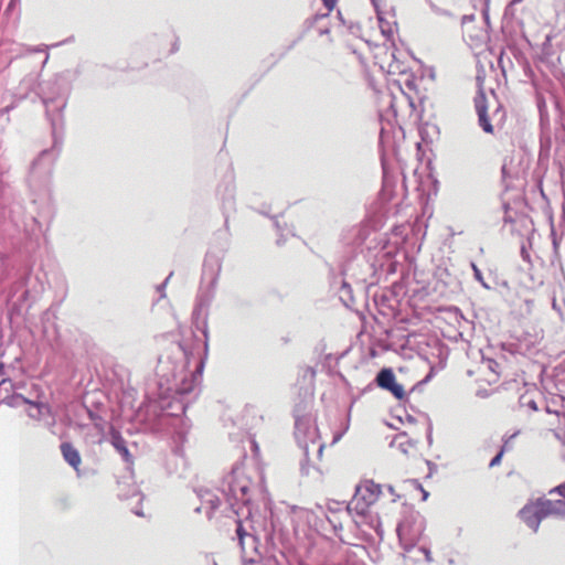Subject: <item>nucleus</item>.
Segmentation results:
<instances>
[{
	"instance_id": "obj_1",
	"label": "nucleus",
	"mask_w": 565,
	"mask_h": 565,
	"mask_svg": "<svg viewBox=\"0 0 565 565\" xmlns=\"http://www.w3.org/2000/svg\"><path fill=\"white\" fill-rule=\"evenodd\" d=\"M222 262L223 252L210 250L206 253L203 263L201 287L192 311V323L204 337L202 348L199 343L191 348L179 343V350L183 352L185 360L184 367L188 370V374L179 383V404L182 406L183 414L189 407V402H185L184 397L195 392L202 380L209 351L207 308L214 298L215 287L222 270Z\"/></svg>"
},
{
	"instance_id": "obj_2",
	"label": "nucleus",
	"mask_w": 565,
	"mask_h": 565,
	"mask_svg": "<svg viewBox=\"0 0 565 565\" xmlns=\"http://www.w3.org/2000/svg\"><path fill=\"white\" fill-rule=\"evenodd\" d=\"M235 523V536L244 561L256 563L258 559H263V565H290L288 557L280 550L267 551V555L263 557L258 536L253 531H248L241 519H237Z\"/></svg>"
},
{
	"instance_id": "obj_3",
	"label": "nucleus",
	"mask_w": 565,
	"mask_h": 565,
	"mask_svg": "<svg viewBox=\"0 0 565 565\" xmlns=\"http://www.w3.org/2000/svg\"><path fill=\"white\" fill-rule=\"evenodd\" d=\"M216 491L225 500L228 509L236 514H238L236 510L238 503H243L244 505L250 503V480L243 475L238 465H235L232 470L223 477Z\"/></svg>"
},
{
	"instance_id": "obj_4",
	"label": "nucleus",
	"mask_w": 565,
	"mask_h": 565,
	"mask_svg": "<svg viewBox=\"0 0 565 565\" xmlns=\"http://www.w3.org/2000/svg\"><path fill=\"white\" fill-rule=\"evenodd\" d=\"M376 275V267L374 263H371L366 259H360L358 257H354L350 259L349 262L344 263L340 271H335V269L329 265V273H328V279L330 284V288L333 291H337L340 286V279L347 277L354 278L356 281L361 282H369V285H373L375 281L370 280V278H373Z\"/></svg>"
},
{
	"instance_id": "obj_5",
	"label": "nucleus",
	"mask_w": 565,
	"mask_h": 565,
	"mask_svg": "<svg viewBox=\"0 0 565 565\" xmlns=\"http://www.w3.org/2000/svg\"><path fill=\"white\" fill-rule=\"evenodd\" d=\"M318 429L311 427V418H299L295 419V438L298 446L303 451V459L300 461V471L303 476L309 475L310 466H309V455H310V445H317V457L320 458L322 456L324 444L320 443L317 439Z\"/></svg>"
},
{
	"instance_id": "obj_6",
	"label": "nucleus",
	"mask_w": 565,
	"mask_h": 565,
	"mask_svg": "<svg viewBox=\"0 0 565 565\" xmlns=\"http://www.w3.org/2000/svg\"><path fill=\"white\" fill-rule=\"evenodd\" d=\"M193 492L196 499L200 501V505L193 509L194 513L200 514L202 511V507L205 504V515L207 520H212L214 513L220 509L222 504V498L218 493L213 490L206 488H194Z\"/></svg>"
},
{
	"instance_id": "obj_7",
	"label": "nucleus",
	"mask_w": 565,
	"mask_h": 565,
	"mask_svg": "<svg viewBox=\"0 0 565 565\" xmlns=\"http://www.w3.org/2000/svg\"><path fill=\"white\" fill-rule=\"evenodd\" d=\"M193 492L196 499L200 501V505L193 509L194 513L200 514L202 511V507L205 504V515L207 520H212L214 513L220 509L222 504V498L218 493L213 490L206 488H194Z\"/></svg>"
},
{
	"instance_id": "obj_8",
	"label": "nucleus",
	"mask_w": 565,
	"mask_h": 565,
	"mask_svg": "<svg viewBox=\"0 0 565 565\" xmlns=\"http://www.w3.org/2000/svg\"><path fill=\"white\" fill-rule=\"evenodd\" d=\"M235 183L232 179L224 180L217 188L221 209L225 217V226L228 223V214L235 211Z\"/></svg>"
},
{
	"instance_id": "obj_9",
	"label": "nucleus",
	"mask_w": 565,
	"mask_h": 565,
	"mask_svg": "<svg viewBox=\"0 0 565 565\" xmlns=\"http://www.w3.org/2000/svg\"><path fill=\"white\" fill-rule=\"evenodd\" d=\"M542 508L539 499L525 504L520 511L519 516L524 524L531 529L534 533L540 530L541 522L544 520Z\"/></svg>"
},
{
	"instance_id": "obj_10",
	"label": "nucleus",
	"mask_w": 565,
	"mask_h": 565,
	"mask_svg": "<svg viewBox=\"0 0 565 565\" xmlns=\"http://www.w3.org/2000/svg\"><path fill=\"white\" fill-rule=\"evenodd\" d=\"M371 227L366 223L353 225L342 234L343 244L353 248L361 247L371 234Z\"/></svg>"
},
{
	"instance_id": "obj_11",
	"label": "nucleus",
	"mask_w": 565,
	"mask_h": 565,
	"mask_svg": "<svg viewBox=\"0 0 565 565\" xmlns=\"http://www.w3.org/2000/svg\"><path fill=\"white\" fill-rule=\"evenodd\" d=\"M473 102L478 115V125L486 134H493L494 128L488 115V100L482 88L478 89Z\"/></svg>"
},
{
	"instance_id": "obj_12",
	"label": "nucleus",
	"mask_w": 565,
	"mask_h": 565,
	"mask_svg": "<svg viewBox=\"0 0 565 565\" xmlns=\"http://www.w3.org/2000/svg\"><path fill=\"white\" fill-rule=\"evenodd\" d=\"M537 499L542 508L541 511L543 513L544 519L550 516L565 519V500H552L545 497H540Z\"/></svg>"
},
{
	"instance_id": "obj_13",
	"label": "nucleus",
	"mask_w": 565,
	"mask_h": 565,
	"mask_svg": "<svg viewBox=\"0 0 565 565\" xmlns=\"http://www.w3.org/2000/svg\"><path fill=\"white\" fill-rule=\"evenodd\" d=\"M355 489H363L362 500L366 501L370 505L374 504L381 493V484L375 483L373 480H366L363 484L356 486Z\"/></svg>"
},
{
	"instance_id": "obj_14",
	"label": "nucleus",
	"mask_w": 565,
	"mask_h": 565,
	"mask_svg": "<svg viewBox=\"0 0 565 565\" xmlns=\"http://www.w3.org/2000/svg\"><path fill=\"white\" fill-rule=\"evenodd\" d=\"M110 437H111L110 441H111L113 447L121 455L124 461L129 465H132L134 457L130 454L129 449L127 448L126 440L120 435V433L117 430H113L110 433Z\"/></svg>"
},
{
	"instance_id": "obj_15",
	"label": "nucleus",
	"mask_w": 565,
	"mask_h": 565,
	"mask_svg": "<svg viewBox=\"0 0 565 565\" xmlns=\"http://www.w3.org/2000/svg\"><path fill=\"white\" fill-rule=\"evenodd\" d=\"M60 448L64 460L75 470H78L82 463L78 450L71 443H63Z\"/></svg>"
},
{
	"instance_id": "obj_16",
	"label": "nucleus",
	"mask_w": 565,
	"mask_h": 565,
	"mask_svg": "<svg viewBox=\"0 0 565 565\" xmlns=\"http://www.w3.org/2000/svg\"><path fill=\"white\" fill-rule=\"evenodd\" d=\"M374 382L380 388L387 391L397 381L391 367H383L376 373Z\"/></svg>"
},
{
	"instance_id": "obj_17",
	"label": "nucleus",
	"mask_w": 565,
	"mask_h": 565,
	"mask_svg": "<svg viewBox=\"0 0 565 565\" xmlns=\"http://www.w3.org/2000/svg\"><path fill=\"white\" fill-rule=\"evenodd\" d=\"M540 128H541V135H540L541 147L543 148L545 143L547 147H550V143H551L550 119H548V115L545 109V106H540Z\"/></svg>"
},
{
	"instance_id": "obj_18",
	"label": "nucleus",
	"mask_w": 565,
	"mask_h": 565,
	"mask_svg": "<svg viewBox=\"0 0 565 565\" xmlns=\"http://www.w3.org/2000/svg\"><path fill=\"white\" fill-rule=\"evenodd\" d=\"M339 295L340 301L347 307L351 308L354 303L353 290L350 282L345 278L340 279V286L335 291Z\"/></svg>"
},
{
	"instance_id": "obj_19",
	"label": "nucleus",
	"mask_w": 565,
	"mask_h": 565,
	"mask_svg": "<svg viewBox=\"0 0 565 565\" xmlns=\"http://www.w3.org/2000/svg\"><path fill=\"white\" fill-rule=\"evenodd\" d=\"M363 489H355L352 500L349 502V510L355 511L359 515H365L371 507L366 501L362 500Z\"/></svg>"
},
{
	"instance_id": "obj_20",
	"label": "nucleus",
	"mask_w": 565,
	"mask_h": 565,
	"mask_svg": "<svg viewBox=\"0 0 565 565\" xmlns=\"http://www.w3.org/2000/svg\"><path fill=\"white\" fill-rule=\"evenodd\" d=\"M190 427H191V424L189 423V419L183 417L181 414H179V433H178V436H179V458L183 457V454H182V450H181V446L185 441V435H186L188 430L190 429Z\"/></svg>"
},
{
	"instance_id": "obj_21",
	"label": "nucleus",
	"mask_w": 565,
	"mask_h": 565,
	"mask_svg": "<svg viewBox=\"0 0 565 565\" xmlns=\"http://www.w3.org/2000/svg\"><path fill=\"white\" fill-rule=\"evenodd\" d=\"M311 405L307 401H300L297 403L292 409L294 419L301 418H311L310 415Z\"/></svg>"
},
{
	"instance_id": "obj_22",
	"label": "nucleus",
	"mask_w": 565,
	"mask_h": 565,
	"mask_svg": "<svg viewBox=\"0 0 565 565\" xmlns=\"http://www.w3.org/2000/svg\"><path fill=\"white\" fill-rule=\"evenodd\" d=\"M519 404H520L521 407H527L532 412L539 411V406H537L536 401L529 393L522 394L519 397Z\"/></svg>"
},
{
	"instance_id": "obj_23",
	"label": "nucleus",
	"mask_w": 565,
	"mask_h": 565,
	"mask_svg": "<svg viewBox=\"0 0 565 565\" xmlns=\"http://www.w3.org/2000/svg\"><path fill=\"white\" fill-rule=\"evenodd\" d=\"M387 392H390L396 399L398 401H406L407 399V394L403 387L402 384L395 382L388 390Z\"/></svg>"
},
{
	"instance_id": "obj_24",
	"label": "nucleus",
	"mask_w": 565,
	"mask_h": 565,
	"mask_svg": "<svg viewBox=\"0 0 565 565\" xmlns=\"http://www.w3.org/2000/svg\"><path fill=\"white\" fill-rule=\"evenodd\" d=\"M372 3L374 4L375 9H377L375 0H372ZM376 12H377L379 23H380V28H381L382 33L385 36L392 35V30H391L390 23L382 18V15L379 12V10H376Z\"/></svg>"
},
{
	"instance_id": "obj_25",
	"label": "nucleus",
	"mask_w": 565,
	"mask_h": 565,
	"mask_svg": "<svg viewBox=\"0 0 565 565\" xmlns=\"http://www.w3.org/2000/svg\"><path fill=\"white\" fill-rule=\"evenodd\" d=\"M471 266H472L475 279L477 281H479L484 289H487V290L492 289V287L484 280L482 271L480 270V268H478V266L476 264H473V263L471 264Z\"/></svg>"
},
{
	"instance_id": "obj_26",
	"label": "nucleus",
	"mask_w": 565,
	"mask_h": 565,
	"mask_svg": "<svg viewBox=\"0 0 565 565\" xmlns=\"http://www.w3.org/2000/svg\"><path fill=\"white\" fill-rule=\"evenodd\" d=\"M551 239H552V246L555 254L558 253L559 244H561V237H558L556 230L554 225H551V233H550Z\"/></svg>"
},
{
	"instance_id": "obj_27",
	"label": "nucleus",
	"mask_w": 565,
	"mask_h": 565,
	"mask_svg": "<svg viewBox=\"0 0 565 565\" xmlns=\"http://www.w3.org/2000/svg\"><path fill=\"white\" fill-rule=\"evenodd\" d=\"M550 495H558L561 500H565V481L548 490Z\"/></svg>"
},
{
	"instance_id": "obj_28",
	"label": "nucleus",
	"mask_w": 565,
	"mask_h": 565,
	"mask_svg": "<svg viewBox=\"0 0 565 565\" xmlns=\"http://www.w3.org/2000/svg\"><path fill=\"white\" fill-rule=\"evenodd\" d=\"M504 455V447H502L489 462V468L497 467L501 463L502 457Z\"/></svg>"
},
{
	"instance_id": "obj_29",
	"label": "nucleus",
	"mask_w": 565,
	"mask_h": 565,
	"mask_svg": "<svg viewBox=\"0 0 565 565\" xmlns=\"http://www.w3.org/2000/svg\"><path fill=\"white\" fill-rule=\"evenodd\" d=\"M489 1L490 0H486V4L481 11L483 21L487 25V29H491L490 14H489Z\"/></svg>"
},
{
	"instance_id": "obj_30",
	"label": "nucleus",
	"mask_w": 565,
	"mask_h": 565,
	"mask_svg": "<svg viewBox=\"0 0 565 565\" xmlns=\"http://www.w3.org/2000/svg\"><path fill=\"white\" fill-rule=\"evenodd\" d=\"M430 8H431V10H433L435 13H437V14H439V15H447V17L451 15V13H450L448 10H446V9H441V8L437 7V6H436L435 3H433V2H430Z\"/></svg>"
},
{
	"instance_id": "obj_31",
	"label": "nucleus",
	"mask_w": 565,
	"mask_h": 565,
	"mask_svg": "<svg viewBox=\"0 0 565 565\" xmlns=\"http://www.w3.org/2000/svg\"><path fill=\"white\" fill-rule=\"evenodd\" d=\"M433 377H434V370L431 369V370L429 371V373H428V374H427V375H426L422 381H419V382H418V383L413 387V391H414L415 388H417L418 386H422V385L427 384L428 382H430V380H431Z\"/></svg>"
},
{
	"instance_id": "obj_32",
	"label": "nucleus",
	"mask_w": 565,
	"mask_h": 565,
	"mask_svg": "<svg viewBox=\"0 0 565 565\" xmlns=\"http://www.w3.org/2000/svg\"><path fill=\"white\" fill-rule=\"evenodd\" d=\"M303 39V34H300L295 41H292L288 47L286 49V51L281 54V56H284L287 52H289L290 50H292L295 47V45L301 41Z\"/></svg>"
},
{
	"instance_id": "obj_33",
	"label": "nucleus",
	"mask_w": 565,
	"mask_h": 565,
	"mask_svg": "<svg viewBox=\"0 0 565 565\" xmlns=\"http://www.w3.org/2000/svg\"><path fill=\"white\" fill-rule=\"evenodd\" d=\"M404 529H405V522H399L396 527V533L399 540L403 539L404 535Z\"/></svg>"
},
{
	"instance_id": "obj_34",
	"label": "nucleus",
	"mask_w": 565,
	"mask_h": 565,
	"mask_svg": "<svg viewBox=\"0 0 565 565\" xmlns=\"http://www.w3.org/2000/svg\"><path fill=\"white\" fill-rule=\"evenodd\" d=\"M321 1L328 10H332L337 3V0H321Z\"/></svg>"
},
{
	"instance_id": "obj_35",
	"label": "nucleus",
	"mask_w": 565,
	"mask_h": 565,
	"mask_svg": "<svg viewBox=\"0 0 565 565\" xmlns=\"http://www.w3.org/2000/svg\"><path fill=\"white\" fill-rule=\"evenodd\" d=\"M420 550H422V551H423V553L425 554V559H426L427 562H429V563H430V562H433V556H431V552H430V550H429V548H427V547H422Z\"/></svg>"
},
{
	"instance_id": "obj_36",
	"label": "nucleus",
	"mask_w": 565,
	"mask_h": 565,
	"mask_svg": "<svg viewBox=\"0 0 565 565\" xmlns=\"http://www.w3.org/2000/svg\"><path fill=\"white\" fill-rule=\"evenodd\" d=\"M407 445H408V446H413V445H414L413 440H411V439H409V440H407L406 443H401V444H399V449H401L404 454H406V452H407V449H406V448H407Z\"/></svg>"
},
{
	"instance_id": "obj_37",
	"label": "nucleus",
	"mask_w": 565,
	"mask_h": 565,
	"mask_svg": "<svg viewBox=\"0 0 565 565\" xmlns=\"http://www.w3.org/2000/svg\"><path fill=\"white\" fill-rule=\"evenodd\" d=\"M407 445H408V446H413V445H414L413 440H411V439H409V440H407L406 443H401V444H399V449H401L404 454H406V452H407V449H406V448H407Z\"/></svg>"
},
{
	"instance_id": "obj_38",
	"label": "nucleus",
	"mask_w": 565,
	"mask_h": 565,
	"mask_svg": "<svg viewBox=\"0 0 565 565\" xmlns=\"http://www.w3.org/2000/svg\"><path fill=\"white\" fill-rule=\"evenodd\" d=\"M475 20V14H465L462 18H461V23L462 24H466L468 22H472Z\"/></svg>"
},
{
	"instance_id": "obj_39",
	"label": "nucleus",
	"mask_w": 565,
	"mask_h": 565,
	"mask_svg": "<svg viewBox=\"0 0 565 565\" xmlns=\"http://www.w3.org/2000/svg\"><path fill=\"white\" fill-rule=\"evenodd\" d=\"M318 19H319V15H315L311 19H307L305 21V24L307 25V30L310 29Z\"/></svg>"
},
{
	"instance_id": "obj_40",
	"label": "nucleus",
	"mask_w": 565,
	"mask_h": 565,
	"mask_svg": "<svg viewBox=\"0 0 565 565\" xmlns=\"http://www.w3.org/2000/svg\"><path fill=\"white\" fill-rule=\"evenodd\" d=\"M427 441L429 445L433 444V427H431V424H429L428 426V430H427Z\"/></svg>"
},
{
	"instance_id": "obj_41",
	"label": "nucleus",
	"mask_w": 565,
	"mask_h": 565,
	"mask_svg": "<svg viewBox=\"0 0 565 565\" xmlns=\"http://www.w3.org/2000/svg\"><path fill=\"white\" fill-rule=\"evenodd\" d=\"M426 463H427V466L429 468V475H431L433 472H435L437 470V465L436 463H434V462H431L429 460H426Z\"/></svg>"
},
{
	"instance_id": "obj_42",
	"label": "nucleus",
	"mask_w": 565,
	"mask_h": 565,
	"mask_svg": "<svg viewBox=\"0 0 565 565\" xmlns=\"http://www.w3.org/2000/svg\"><path fill=\"white\" fill-rule=\"evenodd\" d=\"M521 255L524 260H530V254L526 252L524 246L521 248Z\"/></svg>"
},
{
	"instance_id": "obj_43",
	"label": "nucleus",
	"mask_w": 565,
	"mask_h": 565,
	"mask_svg": "<svg viewBox=\"0 0 565 565\" xmlns=\"http://www.w3.org/2000/svg\"><path fill=\"white\" fill-rule=\"evenodd\" d=\"M411 482L415 486L416 489L420 490L424 489L422 483L417 479H412Z\"/></svg>"
},
{
	"instance_id": "obj_44",
	"label": "nucleus",
	"mask_w": 565,
	"mask_h": 565,
	"mask_svg": "<svg viewBox=\"0 0 565 565\" xmlns=\"http://www.w3.org/2000/svg\"><path fill=\"white\" fill-rule=\"evenodd\" d=\"M420 492H422V500L426 501L428 499V497H429V492L426 491L425 489H422Z\"/></svg>"
},
{
	"instance_id": "obj_45",
	"label": "nucleus",
	"mask_w": 565,
	"mask_h": 565,
	"mask_svg": "<svg viewBox=\"0 0 565 565\" xmlns=\"http://www.w3.org/2000/svg\"><path fill=\"white\" fill-rule=\"evenodd\" d=\"M329 33V29L328 28H324V29H320L319 30V34L320 35H324V34H328Z\"/></svg>"
},
{
	"instance_id": "obj_46",
	"label": "nucleus",
	"mask_w": 565,
	"mask_h": 565,
	"mask_svg": "<svg viewBox=\"0 0 565 565\" xmlns=\"http://www.w3.org/2000/svg\"><path fill=\"white\" fill-rule=\"evenodd\" d=\"M205 558H206L207 562H211V565H218L214 558L210 559L209 555H206Z\"/></svg>"
},
{
	"instance_id": "obj_47",
	"label": "nucleus",
	"mask_w": 565,
	"mask_h": 565,
	"mask_svg": "<svg viewBox=\"0 0 565 565\" xmlns=\"http://www.w3.org/2000/svg\"><path fill=\"white\" fill-rule=\"evenodd\" d=\"M502 209L504 210V212H508L510 210V204L508 202H504L502 204Z\"/></svg>"
},
{
	"instance_id": "obj_48",
	"label": "nucleus",
	"mask_w": 565,
	"mask_h": 565,
	"mask_svg": "<svg viewBox=\"0 0 565 565\" xmlns=\"http://www.w3.org/2000/svg\"><path fill=\"white\" fill-rule=\"evenodd\" d=\"M406 419H407L408 423H415V417L412 416V415H407Z\"/></svg>"
},
{
	"instance_id": "obj_49",
	"label": "nucleus",
	"mask_w": 565,
	"mask_h": 565,
	"mask_svg": "<svg viewBox=\"0 0 565 565\" xmlns=\"http://www.w3.org/2000/svg\"><path fill=\"white\" fill-rule=\"evenodd\" d=\"M4 374V365L0 363V375Z\"/></svg>"
},
{
	"instance_id": "obj_50",
	"label": "nucleus",
	"mask_w": 565,
	"mask_h": 565,
	"mask_svg": "<svg viewBox=\"0 0 565 565\" xmlns=\"http://www.w3.org/2000/svg\"><path fill=\"white\" fill-rule=\"evenodd\" d=\"M387 489H388L390 493L395 494V491H394V487H393V486H388V487H387Z\"/></svg>"
},
{
	"instance_id": "obj_51",
	"label": "nucleus",
	"mask_w": 565,
	"mask_h": 565,
	"mask_svg": "<svg viewBox=\"0 0 565 565\" xmlns=\"http://www.w3.org/2000/svg\"><path fill=\"white\" fill-rule=\"evenodd\" d=\"M7 383H9V384H10V383H11V382H10V380H2V381L0 382V385L7 384Z\"/></svg>"
},
{
	"instance_id": "obj_52",
	"label": "nucleus",
	"mask_w": 565,
	"mask_h": 565,
	"mask_svg": "<svg viewBox=\"0 0 565 565\" xmlns=\"http://www.w3.org/2000/svg\"><path fill=\"white\" fill-rule=\"evenodd\" d=\"M275 226L279 230L280 228V225H279V222L276 220L275 221Z\"/></svg>"
},
{
	"instance_id": "obj_53",
	"label": "nucleus",
	"mask_w": 565,
	"mask_h": 565,
	"mask_svg": "<svg viewBox=\"0 0 565 565\" xmlns=\"http://www.w3.org/2000/svg\"><path fill=\"white\" fill-rule=\"evenodd\" d=\"M481 397H484L487 394L484 392L479 393Z\"/></svg>"
},
{
	"instance_id": "obj_54",
	"label": "nucleus",
	"mask_w": 565,
	"mask_h": 565,
	"mask_svg": "<svg viewBox=\"0 0 565 565\" xmlns=\"http://www.w3.org/2000/svg\"><path fill=\"white\" fill-rule=\"evenodd\" d=\"M481 397H484L487 394L484 392L479 393Z\"/></svg>"
},
{
	"instance_id": "obj_55",
	"label": "nucleus",
	"mask_w": 565,
	"mask_h": 565,
	"mask_svg": "<svg viewBox=\"0 0 565 565\" xmlns=\"http://www.w3.org/2000/svg\"><path fill=\"white\" fill-rule=\"evenodd\" d=\"M504 222L508 223L511 222V220L509 217H504Z\"/></svg>"
},
{
	"instance_id": "obj_56",
	"label": "nucleus",
	"mask_w": 565,
	"mask_h": 565,
	"mask_svg": "<svg viewBox=\"0 0 565 565\" xmlns=\"http://www.w3.org/2000/svg\"><path fill=\"white\" fill-rule=\"evenodd\" d=\"M508 13H509V10H508V8H507V9H505V11H504V17H507V15H508Z\"/></svg>"
},
{
	"instance_id": "obj_57",
	"label": "nucleus",
	"mask_w": 565,
	"mask_h": 565,
	"mask_svg": "<svg viewBox=\"0 0 565 565\" xmlns=\"http://www.w3.org/2000/svg\"><path fill=\"white\" fill-rule=\"evenodd\" d=\"M310 372H311L312 376L316 374L313 369H310Z\"/></svg>"
}]
</instances>
